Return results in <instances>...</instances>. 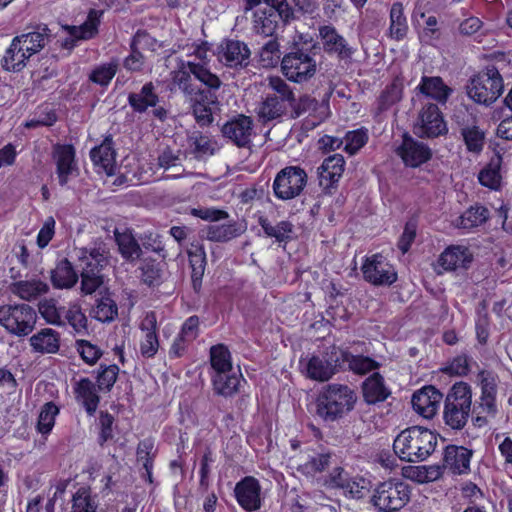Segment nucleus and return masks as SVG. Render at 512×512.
I'll return each mask as SVG.
<instances>
[{"mask_svg": "<svg viewBox=\"0 0 512 512\" xmlns=\"http://www.w3.org/2000/svg\"><path fill=\"white\" fill-rule=\"evenodd\" d=\"M308 176L299 166H287L275 176L272 189L276 198L291 200L298 197L307 185Z\"/></svg>", "mask_w": 512, "mask_h": 512, "instance_id": "nucleus-8", "label": "nucleus"}, {"mask_svg": "<svg viewBox=\"0 0 512 512\" xmlns=\"http://www.w3.org/2000/svg\"><path fill=\"white\" fill-rule=\"evenodd\" d=\"M390 32H402L406 28V18L401 3H394L390 11Z\"/></svg>", "mask_w": 512, "mask_h": 512, "instance_id": "nucleus-64", "label": "nucleus"}, {"mask_svg": "<svg viewBox=\"0 0 512 512\" xmlns=\"http://www.w3.org/2000/svg\"><path fill=\"white\" fill-rule=\"evenodd\" d=\"M417 231V221L416 219H409L404 227V231L399 238L398 248L401 250L402 254H405L409 251L412 243L415 240Z\"/></svg>", "mask_w": 512, "mask_h": 512, "instance_id": "nucleus-60", "label": "nucleus"}, {"mask_svg": "<svg viewBox=\"0 0 512 512\" xmlns=\"http://www.w3.org/2000/svg\"><path fill=\"white\" fill-rule=\"evenodd\" d=\"M472 389L463 381L456 382L446 395L443 419L454 430L465 427L471 415Z\"/></svg>", "mask_w": 512, "mask_h": 512, "instance_id": "nucleus-4", "label": "nucleus"}, {"mask_svg": "<svg viewBox=\"0 0 512 512\" xmlns=\"http://www.w3.org/2000/svg\"><path fill=\"white\" fill-rule=\"evenodd\" d=\"M472 254L469 249L462 246H452L445 249L440 255L439 264L445 270H456L468 268L472 262Z\"/></svg>", "mask_w": 512, "mask_h": 512, "instance_id": "nucleus-25", "label": "nucleus"}, {"mask_svg": "<svg viewBox=\"0 0 512 512\" xmlns=\"http://www.w3.org/2000/svg\"><path fill=\"white\" fill-rule=\"evenodd\" d=\"M466 148L469 152L480 154L485 144V133L476 125L461 128Z\"/></svg>", "mask_w": 512, "mask_h": 512, "instance_id": "nucleus-41", "label": "nucleus"}, {"mask_svg": "<svg viewBox=\"0 0 512 512\" xmlns=\"http://www.w3.org/2000/svg\"><path fill=\"white\" fill-rule=\"evenodd\" d=\"M173 84L184 94L189 103L196 123L201 127L210 126L213 121V109H219L217 91L221 80L200 63L187 62L173 72Z\"/></svg>", "mask_w": 512, "mask_h": 512, "instance_id": "nucleus-1", "label": "nucleus"}, {"mask_svg": "<svg viewBox=\"0 0 512 512\" xmlns=\"http://www.w3.org/2000/svg\"><path fill=\"white\" fill-rule=\"evenodd\" d=\"M472 451L463 447L449 445L444 450L443 469L452 474L467 473L470 468Z\"/></svg>", "mask_w": 512, "mask_h": 512, "instance_id": "nucleus-19", "label": "nucleus"}, {"mask_svg": "<svg viewBox=\"0 0 512 512\" xmlns=\"http://www.w3.org/2000/svg\"><path fill=\"white\" fill-rule=\"evenodd\" d=\"M466 89L473 101L488 106L502 94L503 78L494 65H489L469 80Z\"/></svg>", "mask_w": 512, "mask_h": 512, "instance_id": "nucleus-5", "label": "nucleus"}, {"mask_svg": "<svg viewBox=\"0 0 512 512\" xmlns=\"http://www.w3.org/2000/svg\"><path fill=\"white\" fill-rule=\"evenodd\" d=\"M213 462L212 452L208 449L201 458L200 461V481H199V490L201 492H206L209 488V474H210V464Z\"/></svg>", "mask_w": 512, "mask_h": 512, "instance_id": "nucleus-62", "label": "nucleus"}, {"mask_svg": "<svg viewBox=\"0 0 512 512\" xmlns=\"http://www.w3.org/2000/svg\"><path fill=\"white\" fill-rule=\"evenodd\" d=\"M413 131L420 138H436L447 134V124L436 104L427 103L421 108Z\"/></svg>", "mask_w": 512, "mask_h": 512, "instance_id": "nucleus-9", "label": "nucleus"}, {"mask_svg": "<svg viewBox=\"0 0 512 512\" xmlns=\"http://www.w3.org/2000/svg\"><path fill=\"white\" fill-rule=\"evenodd\" d=\"M443 394L432 385L424 386L412 396L414 410L425 418H432L439 408Z\"/></svg>", "mask_w": 512, "mask_h": 512, "instance_id": "nucleus-17", "label": "nucleus"}, {"mask_svg": "<svg viewBox=\"0 0 512 512\" xmlns=\"http://www.w3.org/2000/svg\"><path fill=\"white\" fill-rule=\"evenodd\" d=\"M252 130V118L241 114L225 123L221 132L238 147H248L251 144Z\"/></svg>", "mask_w": 512, "mask_h": 512, "instance_id": "nucleus-15", "label": "nucleus"}, {"mask_svg": "<svg viewBox=\"0 0 512 512\" xmlns=\"http://www.w3.org/2000/svg\"><path fill=\"white\" fill-rule=\"evenodd\" d=\"M418 88L421 93L441 103H445L452 92V89L444 84L441 77L423 76Z\"/></svg>", "mask_w": 512, "mask_h": 512, "instance_id": "nucleus-32", "label": "nucleus"}, {"mask_svg": "<svg viewBox=\"0 0 512 512\" xmlns=\"http://www.w3.org/2000/svg\"><path fill=\"white\" fill-rule=\"evenodd\" d=\"M119 374V367L116 364L100 365L96 379V386L99 391L110 392Z\"/></svg>", "mask_w": 512, "mask_h": 512, "instance_id": "nucleus-47", "label": "nucleus"}, {"mask_svg": "<svg viewBox=\"0 0 512 512\" xmlns=\"http://www.w3.org/2000/svg\"><path fill=\"white\" fill-rule=\"evenodd\" d=\"M403 83L395 78L381 93L378 98V110L385 111L402 98Z\"/></svg>", "mask_w": 512, "mask_h": 512, "instance_id": "nucleus-42", "label": "nucleus"}, {"mask_svg": "<svg viewBox=\"0 0 512 512\" xmlns=\"http://www.w3.org/2000/svg\"><path fill=\"white\" fill-rule=\"evenodd\" d=\"M9 289L11 293L19 298L26 301H32L37 299L39 296L46 294L49 291V286L41 280H20L11 283Z\"/></svg>", "mask_w": 512, "mask_h": 512, "instance_id": "nucleus-28", "label": "nucleus"}, {"mask_svg": "<svg viewBox=\"0 0 512 512\" xmlns=\"http://www.w3.org/2000/svg\"><path fill=\"white\" fill-rule=\"evenodd\" d=\"M75 153V148L69 144H56L53 148L52 157L56 164V174L61 186H65L69 177L78 172Z\"/></svg>", "mask_w": 512, "mask_h": 512, "instance_id": "nucleus-13", "label": "nucleus"}, {"mask_svg": "<svg viewBox=\"0 0 512 512\" xmlns=\"http://www.w3.org/2000/svg\"><path fill=\"white\" fill-rule=\"evenodd\" d=\"M324 40V48L328 52H335L341 58H349L353 53V48L348 45L346 40L340 34H320Z\"/></svg>", "mask_w": 512, "mask_h": 512, "instance_id": "nucleus-44", "label": "nucleus"}, {"mask_svg": "<svg viewBox=\"0 0 512 512\" xmlns=\"http://www.w3.org/2000/svg\"><path fill=\"white\" fill-rule=\"evenodd\" d=\"M98 503L89 487H80L72 496L71 512H96Z\"/></svg>", "mask_w": 512, "mask_h": 512, "instance_id": "nucleus-39", "label": "nucleus"}, {"mask_svg": "<svg viewBox=\"0 0 512 512\" xmlns=\"http://www.w3.org/2000/svg\"><path fill=\"white\" fill-rule=\"evenodd\" d=\"M344 140V150L350 155L356 154L367 142L368 135L362 130H354L346 133Z\"/></svg>", "mask_w": 512, "mask_h": 512, "instance_id": "nucleus-52", "label": "nucleus"}, {"mask_svg": "<svg viewBox=\"0 0 512 512\" xmlns=\"http://www.w3.org/2000/svg\"><path fill=\"white\" fill-rule=\"evenodd\" d=\"M191 215L211 222H217L229 216L226 211L216 208H193Z\"/></svg>", "mask_w": 512, "mask_h": 512, "instance_id": "nucleus-63", "label": "nucleus"}, {"mask_svg": "<svg viewBox=\"0 0 512 512\" xmlns=\"http://www.w3.org/2000/svg\"><path fill=\"white\" fill-rule=\"evenodd\" d=\"M306 373L310 379L320 382L328 381L335 375L324 355L322 357L312 356L306 364Z\"/></svg>", "mask_w": 512, "mask_h": 512, "instance_id": "nucleus-38", "label": "nucleus"}, {"mask_svg": "<svg viewBox=\"0 0 512 512\" xmlns=\"http://www.w3.org/2000/svg\"><path fill=\"white\" fill-rule=\"evenodd\" d=\"M281 69L288 80L302 83L315 75L316 62L309 54L299 49L283 57Z\"/></svg>", "mask_w": 512, "mask_h": 512, "instance_id": "nucleus-10", "label": "nucleus"}, {"mask_svg": "<svg viewBox=\"0 0 512 512\" xmlns=\"http://www.w3.org/2000/svg\"><path fill=\"white\" fill-rule=\"evenodd\" d=\"M481 387L479 408L490 416L497 413L496 396L498 391V376L491 372L482 370L478 373Z\"/></svg>", "mask_w": 512, "mask_h": 512, "instance_id": "nucleus-18", "label": "nucleus"}, {"mask_svg": "<svg viewBox=\"0 0 512 512\" xmlns=\"http://www.w3.org/2000/svg\"><path fill=\"white\" fill-rule=\"evenodd\" d=\"M39 312L48 323L53 325L63 324L60 309L57 308L55 300L49 299L40 302Z\"/></svg>", "mask_w": 512, "mask_h": 512, "instance_id": "nucleus-59", "label": "nucleus"}, {"mask_svg": "<svg viewBox=\"0 0 512 512\" xmlns=\"http://www.w3.org/2000/svg\"><path fill=\"white\" fill-rule=\"evenodd\" d=\"M436 445L437 436L431 430L412 426L395 438L393 450L401 460L422 462L434 452Z\"/></svg>", "mask_w": 512, "mask_h": 512, "instance_id": "nucleus-3", "label": "nucleus"}, {"mask_svg": "<svg viewBox=\"0 0 512 512\" xmlns=\"http://www.w3.org/2000/svg\"><path fill=\"white\" fill-rule=\"evenodd\" d=\"M210 363L213 374L232 372L231 353L224 344H217L210 348Z\"/></svg>", "mask_w": 512, "mask_h": 512, "instance_id": "nucleus-37", "label": "nucleus"}, {"mask_svg": "<svg viewBox=\"0 0 512 512\" xmlns=\"http://www.w3.org/2000/svg\"><path fill=\"white\" fill-rule=\"evenodd\" d=\"M27 59L25 53L19 52L18 49L12 52L10 46L1 61V66L4 70L18 72L23 69Z\"/></svg>", "mask_w": 512, "mask_h": 512, "instance_id": "nucleus-55", "label": "nucleus"}, {"mask_svg": "<svg viewBox=\"0 0 512 512\" xmlns=\"http://www.w3.org/2000/svg\"><path fill=\"white\" fill-rule=\"evenodd\" d=\"M48 34H20L11 43V51L18 49L19 52L28 56L35 54L44 47L45 36Z\"/></svg>", "mask_w": 512, "mask_h": 512, "instance_id": "nucleus-33", "label": "nucleus"}, {"mask_svg": "<svg viewBox=\"0 0 512 512\" xmlns=\"http://www.w3.org/2000/svg\"><path fill=\"white\" fill-rule=\"evenodd\" d=\"M501 164V155H494L489 163L479 172L478 180L480 184L492 190L499 189L501 185Z\"/></svg>", "mask_w": 512, "mask_h": 512, "instance_id": "nucleus-34", "label": "nucleus"}, {"mask_svg": "<svg viewBox=\"0 0 512 512\" xmlns=\"http://www.w3.org/2000/svg\"><path fill=\"white\" fill-rule=\"evenodd\" d=\"M363 398L368 404H376L385 401L391 394L386 387L383 376L374 372L362 383Z\"/></svg>", "mask_w": 512, "mask_h": 512, "instance_id": "nucleus-22", "label": "nucleus"}, {"mask_svg": "<svg viewBox=\"0 0 512 512\" xmlns=\"http://www.w3.org/2000/svg\"><path fill=\"white\" fill-rule=\"evenodd\" d=\"M29 343L35 353L56 354L60 350V334L51 328H43L29 338Z\"/></svg>", "mask_w": 512, "mask_h": 512, "instance_id": "nucleus-21", "label": "nucleus"}, {"mask_svg": "<svg viewBox=\"0 0 512 512\" xmlns=\"http://www.w3.org/2000/svg\"><path fill=\"white\" fill-rule=\"evenodd\" d=\"M159 102V96L152 82L144 84L139 92L128 95V103L137 113H144L149 107H155Z\"/></svg>", "mask_w": 512, "mask_h": 512, "instance_id": "nucleus-27", "label": "nucleus"}, {"mask_svg": "<svg viewBox=\"0 0 512 512\" xmlns=\"http://www.w3.org/2000/svg\"><path fill=\"white\" fill-rule=\"evenodd\" d=\"M114 417L107 411H101L99 415L100 432L98 444L103 447L104 444L113 438Z\"/></svg>", "mask_w": 512, "mask_h": 512, "instance_id": "nucleus-57", "label": "nucleus"}, {"mask_svg": "<svg viewBox=\"0 0 512 512\" xmlns=\"http://www.w3.org/2000/svg\"><path fill=\"white\" fill-rule=\"evenodd\" d=\"M258 223L267 237L274 238L280 244H287L293 238L294 225L288 220L272 225L266 217L261 216L258 219Z\"/></svg>", "mask_w": 512, "mask_h": 512, "instance_id": "nucleus-31", "label": "nucleus"}, {"mask_svg": "<svg viewBox=\"0 0 512 512\" xmlns=\"http://www.w3.org/2000/svg\"><path fill=\"white\" fill-rule=\"evenodd\" d=\"M246 231V225L237 221L227 224H215L207 226L206 239L212 242L225 243L241 236Z\"/></svg>", "mask_w": 512, "mask_h": 512, "instance_id": "nucleus-26", "label": "nucleus"}, {"mask_svg": "<svg viewBox=\"0 0 512 512\" xmlns=\"http://www.w3.org/2000/svg\"><path fill=\"white\" fill-rule=\"evenodd\" d=\"M287 110V103L276 97V94H268L258 109L259 119L265 123L280 118Z\"/></svg>", "mask_w": 512, "mask_h": 512, "instance_id": "nucleus-35", "label": "nucleus"}, {"mask_svg": "<svg viewBox=\"0 0 512 512\" xmlns=\"http://www.w3.org/2000/svg\"><path fill=\"white\" fill-rule=\"evenodd\" d=\"M164 263L152 258L142 260L139 270L141 280L149 287L159 286L163 282Z\"/></svg>", "mask_w": 512, "mask_h": 512, "instance_id": "nucleus-36", "label": "nucleus"}, {"mask_svg": "<svg viewBox=\"0 0 512 512\" xmlns=\"http://www.w3.org/2000/svg\"><path fill=\"white\" fill-rule=\"evenodd\" d=\"M188 143L192 148L193 154L198 158L204 155H213L215 149L213 143L207 135L201 131H193L188 135Z\"/></svg>", "mask_w": 512, "mask_h": 512, "instance_id": "nucleus-43", "label": "nucleus"}, {"mask_svg": "<svg viewBox=\"0 0 512 512\" xmlns=\"http://www.w3.org/2000/svg\"><path fill=\"white\" fill-rule=\"evenodd\" d=\"M349 478V474L342 467H336L325 480V484L329 488L344 489L349 486Z\"/></svg>", "mask_w": 512, "mask_h": 512, "instance_id": "nucleus-61", "label": "nucleus"}, {"mask_svg": "<svg viewBox=\"0 0 512 512\" xmlns=\"http://www.w3.org/2000/svg\"><path fill=\"white\" fill-rule=\"evenodd\" d=\"M115 241L118 245L122 258L129 263H134L142 255V248L130 231L114 232Z\"/></svg>", "mask_w": 512, "mask_h": 512, "instance_id": "nucleus-30", "label": "nucleus"}, {"mask_svg": "<svg viewBox=\"0 0 512 512\" xmlns=\"http://www.w3.org/2000/svg\"><path fill=\"white\" fill-rule=\"evenodd\" d=\"M249 56L247 45L238 40L226 39L217 47L218 60L230 68L246 66Z\"/></svg>", "mask_w": 512, "mask_h": 512, "instance_id": "nucleus-14", "label": "nucleus"}, {"mask_svg": "<svg viewBox=\"0 0 512 512\" xmlns=\"http://www.w3.org/2000/svg\"><path fill=\"white\" fill-rule=\"evenodd\" d=\"M380 367V364L374 359L363 356L350 354L347 370L352 371L358 375H365L371 371H374Z\"/></svg>", "mask_w": 512, "mask_h": 512, "instance_id": "nucleus-49", "label": "nucleus"}, {"mask_svg": "<svg viewBox=\"0 0 512 512\" xmlns=\"http://www.w3.org/2000/svg\"><path fill=\"white\" fill-rule=\"evenodd\" d=\"M137 461L142 464L145 470L153 469L155 458L154 443L151 439H144L137 446Z\"/></svg>", "mask_w": 512, "mask_h": 512, "instance_id": "nucleus-54", "label": "nucleus"}, {"mask_svg": "<svg viewBox=\"0 0 512 512\" xmlns=\"http://www.w3.org/2000/svg\"><path fill=\"white\" fill-rule=\"evenodd\" d=\"M58 413L59 409L53 402L44 404L38 417L37 431L42 435L49 434L54 427Z\"/></svg>", "mask_w": 512, "mask_h": 512, "instance_id": "nucleus-46", "label": "nucleus"}, {"mask_svg": "<svg viewBox=\"0 0 512 512\" xmlns=\"http://www.w3.org/2000/svg\"><path fill=\"white\" fill-rule=\"evenodd\" d=\"M37 313L28 304L0 306V325L12 335L24 337L35 328Z\"/></svg>", "mask_w": 512, "mask_h": 512, "instance_id": "nucleus-7", "label": "nucleus"}, {"mask_svg": "<svg viewBox=\"0 0 512 512\" xmlns=\"http://www.w3.org/2000/svg\"><path fill=\"white\" fill-rule=\"evenodd\" d=\"M356 401V393L347 385L328 384L317 395L315 414L323 422L330 424L352 411Z\"/></svg>", "mask_w": 512, "mask_h": 512, "instance_id": "nucleus-2", "label": "nucleus"}, {"mask_svg": "<svg viewBox=\"0 0 512 512\" xmlns=\"http://www.w3.org/2000/svg\"><path fill=\"white\" fill-rule=\"evenodd\" d=\"M94 314L95 318L101 322H111L117 316L118 308L110 296L104 295L97 300Z\"/></svg>", "mask_w": 512, "mask_h": 512, "instance_id": "nucleus-48", "label": "nucleus"}, {"mask_svg": "<svg viewBox=\"0 0 512 512\" xmlns=\"http://www.w3.org/2000/svg\"><path fill=\"white\" fill-rule=\"evenodd\" d=\"M236 499L239 505L246 511H256L261 507V487L259 481L246 476L239 481L234 489Z\"/></svg>", "mask_w": 512, "mask_h": 512, "instance_id": "nucleus-16", "label": "nucleus"}, {"mask_svg": "<svg viewBox=\"0 0 512 512\" xmlns=\"http://www.w3.org/2000/svg\"><path fill=\"white\" fill-rule=\"evenodd\" d=\"M330 460V453H320L311 457L306 463L299 465L297 470L306 475H314L326 470L330 465Z\"/></svg>", "mask_w": 512, "mask_h": 512, "instance_id": "nucleus-50", "label": "nucleus"}, {"mask_svg": "<svg viewBox=\"0 0 512 512\" xmlns=\"http://www.w3.org/2000/svg\"><path fill=\"white\" fill-rule=\"evenodd\" d=\"M269 86L275 92L278 99L283 100L289 105H292L295 101L294 93L290 89L289 85L280 77H270Z\"/></svg>", "mask_w": 512, "mask_h": 512, "instance_id": "nucleus-58", "label": "nucleus"}, {"mask_svg": "<svg viewBox=\"0 0 512 512\" xmlns=\"http://www.w3.org/2000/svg\"><path fill=\"white\" fill-rule=\"evenodd\" d=\"M396 154L402 159L407 167L417 168L432 158L431 148L413 138L410 134L404 133L402 143L396 148Z\"/></svg>", "mask_w": 512, "mask_h": 512, "instance_id": "nucleus-12", "label": "nucleus"}, {"mask_svg": "<svg viewBox=\"0 0 512 512\" xmlns=\"http://www.w3.org/2000/svg\"><path fill=\"white\" fill-rule=\"evenodd\" d=\"M78 278L77 272L67 258L59 260L50 272L51 283L56 289H70L78 282Z\"/></svg>", "mask_w": 512, "mask_h": 512, "instance_id": "nucleus-23", "label": "nucleus"}, {"mask_svg": "<svg viewBox=\"0 0 512 512\" xmlns=\"http://www.w3.org/2000/svg\"><path fill=\"white\" fill-rule=\"evenodd\" d=\"M361 270L364 279L376 286H390L397 280L394 267L380 254L367 258Z\"/></svg>", "mask_w": 512, "mask_h": 512, "instance_id": "nucleus-11", "label": "nucleus"}, {"mask_svg": "<svg viewBox=\"0 0 512 512\" xmlns=\"http://www.w3.org/2000/svg\"><path fill=\"white\" fill-rule=\"evenodd\" d=\"M117 69L118 64L115 62L101 64L91 71L89 80L95 84L107 86L115 76Z\"/></svg>", "mask_w": 512, "mask_h": 512, "instance_id": "nucleus-51", "label": "nucleus"}, {"mask_svg": "<svg viewBox=\"0 0 512 512\" xmlns=\"http://www.w3.org/2000/svg\"><path fill=\"white\" fill-rule=\"evenodd\" d=\"M97 389L89 378H81L74 387L77 400L81 401L89 416L94 415L100 402Z\"/></svg>", "mask_w": 512, "mask_h": 512, "instance_id": "nucleus-24", "label": "nucleus"}, {"mask_svg": "<svg viewBox=\"0 0 512 512\" xmlns=\"http://www.w3.org/2000/svg\"><path fill=\"white\" fill-rule=\"evenodd\" d=\"M410 486L400 479H389L376 485L371 504L379 512H397L410 501Z\"/></svg>", "mask_w": 512, "mask_h": 512, "instance_id": "nucleus-6", "label": "nucleus"}, {"mask_svg": "<svg viewBox=\"0 0 512 512\" xmlns=\"http://www.w3.org/2000/svg\"><path fill=\"white\" fill-rule=\"evenodd\" d=\"M75 345L83 361L89 365L95 364L102 356L101 349L88 340H76Z\"/></svg>", "mask_w": 512, "mask_h": 512, "instance_id": "nucleus-53", "label": "nucleus"}, {"mask_svg": "<svg viewBox=\"0 0 512 512\" xmlns=\"http://www.w3.org/2000/svg\"><path fill=\"white\" fill-rule=\"evenodd\" d=\"M242 375L237 373L212 374L213 391L219 396L229 398L239 391Z\"/></svg>", "mask_w": 512, "mask_h": 512, "instance_id": "nucleus-29", "label": "nucleus"}, {"mask_svg": "<svg viewBox=\"0 0 512 512\" xmlns=\"http://www.w3.org/2000/svg\"><path fill=\"white\" fill-rule=\"evenodd\" d=\"M90 157L95 166L102 169L109 176L114 175L116 152L112 135L106 136L99 146L94 147L90 151Z\"/></svg>", "mask_w": 512, "mask_h": 512, "instance_id": "nucleus-20", "label": "nucleus"}, {"mask_svg": "<svg viewBox=\"0 0 512 512\" xmlns=\"http://www.w3.org/2000/svg\"><path fill=\"white\" fill-rule=\"evenodd\" d=\"M350 354L351 352L348 350L342 349L336 345L327 347L323 353L326 362L335 374L339 371L347 370Z\"/></svg>", "mask_w": 512, "mask_h": 512, "instance_id": "nucleus-40", "label": "nucleus"}, {"mask_svg": "<svg viewBox=\"0 0 512 512\" xmlns=\"http://www.w3.org/2000/svg\"><path fill=\"white\" fill-rule=\"evenodd\" d=\"M103 285V275L95 274L91 269L81 272V291L85 295L96 292Z\"/></svg>", "mask_w": 512, "mask_h": 512, "instance_id": "nucleus-56", "label": "nucleus"}, {"mask_svg": "<svg viewBox=\"0 0 512 512\" xmlns=\"http://www.w3.org/2000/svg\"><path fill=\"white\" fill-rule=\"evenodd\" d=\"M489 218V210L483 205H474L461 216L463 228H473L484 224Z\"/></svg>", "mask_w": 512, "mask_h": 512, "instance_id": "nucleus-45", "label": "nucleus"}]
</instances>
